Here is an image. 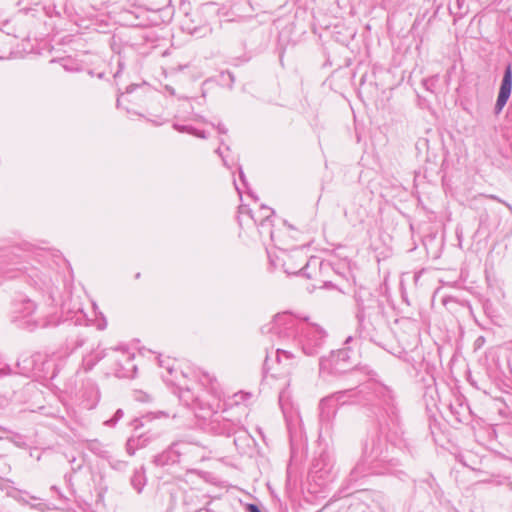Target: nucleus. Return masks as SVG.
Listing matches in <instances>:
<instances>
[{
    "instance_id": "5fc2aeb1",
    "label": "nucleus",
    "mask_w": 512,
    "mask_h": 512,
    "mask_svg": "<svg viewBox=\"0 0 512 512\" xmlns=\"http://www.w3.org/2000/svg\"><path fill=\"white\" fill-rule=\"evenodd\" d=\"M195 116L197 117V119H200L201 121H204L202 116H198V115H195Z\"/></svg>"
},
{
    "instance_id": "f704fd0d",
    "label": "nucleus",
    "mask_w": 512,
    "mask_h": 512,
    "mask_svg": "<svg viewBox=\"0 0 512 512\" xmlns=\"http://www.w3.org/2000/svg\"><path fill=\"white\" fill-rule=\"evenodd\" d=\"M200 30H204V32L210 31L209 27H207V26L200 28ZM198 32H199L198 28H194L193 30L190 31V33L194 34V35H198Z\"/></svg>"
},
{
    "instance_id": "a19ab883",
    "label": "nucleus",
    "mask_w": 512,
    "mask_h": 512,
    "mask_svg": "<svg viewBox=\"0 0 512 512\" xmlns=\"http://www.w3.org/2000/svg\"><path fill=\"white\" fill-rule=\"evenodd\" d=\"M84 342H85L84 339L77 340L75 348L81 347L84 344Z\"/></svg>"
},
{
    "instance_id": "9b49d317",
    "label": "nucleus",
    "mask_w": 512,
    "mask_h": 512,
    "mask_svg": "<svg viewBox=\"0 0 512 512\" xmlns=\"http://www.w3.org/2000/svg\"><path fill=\"white\" fill-rule=\"evenodd\" d=\"M76 400L86 410L94 409L100 400V391L97 384L91 380L83 381L81 388L76 393Z\"/></svg>"
},
{
    "instance_id": "79ce46f5",
    "label": "nucleus",
    "mask_w": 512,
    "mask_h": 512,
    "mask_svg": "<svg viewBox=\"0 0 512 512\" xmlns=\"http://www.w3.org/2000/svg\"><path fill=\"white\" fill-rule=\"evenodd\" d=\"M226 75H227V77L229 78V80H230V82L232 84L234 82V75L232 73H230V72H227Z\"/></svg>"
},
{
    "instance_id": "20e7f679",
    "label": "nucleus",
    "mask_w": 512,
    "mask_h": 512,
    "mask_svg": "<svg viewBox=\"0 0 512 512\" xmlns=\"http://www.w3.org/2000/svg\"><path fill=\"white\" fill-rule=\"evenodd\" d=\"M357 305L356 318L363 337L372 339L369 327H374L383 320L385 305L383 300L374 295L370 289L360 286L355 290Z\"/></svg>"
},
{
    "instance_id": "a211bd4d",
    "label": "nucleus",
    "mask_w": 512,
    "mask_h": 512,
    "mask_svg": "<svg viewBox=\"0 0 512 512\" xmlns=\"http://www.w3.org/2000/svg\"><path fill=\"white\" fill-rule=\"evenodd\" d=\"M147 483L146 469L144 465L136 468L130 477V485L137 493H141Z\"/></svg>"
},
{
    "instance_id": "f257e3e1",
    "label": "nucleus",
    "mask_w": 512,
    "mask_h": 512,
    "mask_svg": "<svg viewBox=\"0 0 512 512\" xmlns=\"http://www.w3.org/2000/svg\"><path fill=\"white\" fill-rule=\"evenodd\" d=\"M365 402L378 409L377 425L369 431L362 447V456L349 474L356 482L367 475L403 474L400 433L401 418L393 390L379 382H367L355 389H346L324 397L319 402V439L332 437L337 403Z\"/></svg>"
},
{
    "instance_id": "09e8293b",
    "label": "nucleus",
    "mask_w": 512,
    "mask_h": 512,
    "mask_svg": "<svg viewBox=\"0 0 512 512\" xmlns=\"http://www.w3.org/2000/svg\"><path fill=\"white\" fill-rule=\"evenodd\" d=\"M351 340H352V337H351V336H349V337L345 340V344H348Z\"/></svg>"
},
{
    "instance_id": "c9c22d12",
    "label": "nucleus",
    "mask_w": 512,
    "mask_h": 512,
    "mask_svg": "<svg viewBox=\"0 0 512 512\" xmlns=\"http://www.w3.org/2000/svg\"><path fill=\"white\" fill-rule=\"evenodd\" d=\"M217 130L221 134H226L228 132L227 128L221 123H218Z\"/></svg>"
},
{
    "instance_id": "f8f14e48",
    "label": "nucleus",
    "mask_w": 512,
    "mask_h": 512,
    "mask_svg": "<svg viewBox=\"0 0 512 512\" xmlns=\"http://www.w3.org/2000/svg\"><path fill=\"white\" fill-rule=\"evenodd\" d=\"M511 91H512V64H507L504 69L502 81H501L500 88H499V93H498L496 104L494 107V113L496 115H498L502 112L503 108L505 107V105L507 104V102L510 98Z\"/></svg>"
},
{
    "instance_id": "412c9836",
    "label": "nucleus",
    "mask_w": 512,
    "mask_h": 512,
    "mask_svg": "<svg viewBox=\"0 0 512 512\" xmlns=\"http://www.w3.org/2000/svg\"><path fill=\"white\" fill-rule=\"evenodd\" d=\"M449 10L455 20L464 17L468 12L467 7L464 8V0H456L455 6L450 7Z\"/></svg>"
},
{
    "instance_id": "f3484780",
    "label": "nucleus",
    "mask_w": 512,
    "mask_h": 512,
    "mask_svg": "<svg viewBox=\"0 0 512 512\" xmlns=\"http://www.w3.org/2000/svg\"><path fill=\"white\" fill-rule=\"evenodd\" d=\"M0 490L8 497L14 498L18 502L27 503V500L23 497V495L27 493L14 487L13 482L9 479H0Z\"/></svg>"
},
{
    "instance_id": "a18cd8bd",
    "label": "nucleus",
    "mask_w": 512,
    "mask_h": 512,
    "mask_svg": "<svg viewBox=\"0 0 512 512\" xmlns=\"http://www.w3.org/2000/svg\"><path fill=\"white\" fill-rule=\"evenodd\" d=\"M51 490H53L54 492L59 493V490H58V488H57L56 486H52V487H51Z\"/></svg>"
},
{
    "instance_id": "c03bdc74",
    "label": "nucleus",
    "mask_w": 512,
    "mask_h": 512,
    "mask_svg": "<svg viewBox=\"0 0 512 512\" xmlns=\"http://www.w3.org/2000/svg\"><path fill=\"white\" fill-rule=\"evenodd\" d=\"M262 231H263V234H260V236L261 237H264V236L268 237V235H267V228H263Z\"/></svg>"
},
{
    "instance_id": "5701e85b",
    "label": "nucleus",
    "mask_w": 512,
    "mask_h": 512,
    "mask_svg": "<svg viewBox=\"0 0 512 512\" xmlns=\"http://www.w3.org/2000/svg\"><path fill=\"white\" fill-rule=\"evenodd\" d=\"M124 416V412L122 409L116 410L113 417L105 421V425L109 427H114L120 419H122Z\"/></svg>"
},
{
    "instance_id": "1a4fd4ad",
    "label": "nucleus",
    "mask_w": 512,
    "mask_h": 512,
    "mask_svg": "<svg viewBox=\"0 0 512 512\" xmlns=\"http://www.w3.org/2000/svg\"><path fill=\"white\" fill-rule=\"evenodd\" d=\"M109 356L114 362V374L118 378H132L137 367L134 364L135 354L128 348L120 346L109 349Z\"/></svg>"
},
{
    "instance_id": "bb28decb",
    "label": "nucleus",
    "mask_w": 512,
    "mask_h": 512,
    "mask_svg": "<svg viewBox=\"0 0 512 512\" xmlns=\"http://www.w3.org/2000/svg\"><path fill=\"white\" fill-rule=\"evenodd\" d=\"M134 398H135V400L140 401V402L150 401V395H148L147 393L142 392V391H136L134 394Z\"/></svg>"
},
{
    "instance_id": "7ed1b4c3",
    "label": "nucleus",
    "mask_w": 512,
    "mask_h": 512,
    "mask_svg": "<svg viewBox=\"0 0 512 512\" xmlns=\"http://www.w3.org/2000/svg\"><path fill=\"white\" fill-rule=\"evenodd\" d=\"M199 384L211 396L212 402L207 403V410L205 413L197 414L198 417L206 419L210 417L209 430L216 435L221 436H234V444L238 450L244 449L249 446L250 435L239 420H234L225 414L227 411L218 412L215 409L219 408L220 398L222 391L220 384L215 376L208 372H200L198 375Z\"/></svg>"
},
{
    "instance_id": "6e6d98bb",
    "label": "nucleus",
    "mask_w": 512,
    "mask_h": 512,
    "mask_svg": "<svg viewBox=\"0 0 512 512\" xmlns=\"http://www.w3.org/2000/svg\"><path fill=\"white\" fill-rule=\"evenodd\" d=\"M104 74L103 73H99L98 74V78H103Z\"/></svg>"
},
{
    "instance_id": "39448f33",
    "label": "nucleus",
    "mask_w": 512,
    "mask_h": 512,
    "mask_svg": "<svg viewBox=\"0 0 512 512\" xmlns=\"http://www.w3.org/2000/svg\"><path fill=\"white\" fill-rule=\"evenodd\" d=\"M281 260L286 274L304 276L308 279L316 278L324 265L320 258L312 256L307 259L304 252L298 249L291 253L284 252Z\"/></svg>"
},
{
    "instance_id": "423d86ee",
    "label": "nucleus",
    "mask_w": 512,
    "mask_h": 512,
    "mask_svg": "<svg viewBox=\"0 0 512 512\" xmlns=\"http://www.w3.org/2000/svg\"><path fill=\"white\" fill-rule=\"evenodd\" d=\"M12 321L19 328L28 331L52 325V322L47 318L36 315V304L28 298L14 302Z\"/></svg>"
},
{
    "instance_id": "a878e982",
    "label": "nucleus",
    "mask_w": 512,
    "mask_h": 512,
    "mask_svg": "<svg viewBox=\"0 0 512 512\" xmlns=\"http://www.w3.org/2000/svg\"><path fill=\"white\" fill-rule=\"evenodd\" d=\"M87 448L95 454H100L102 452L101 444L97 440L90 441Z\"/></svg>"
},
{
    "instance_id": "4468645a",
    "label": "nucleus",
    "mask_w": 512,
    "mask_h": 512,
    "mask_svg": "<svg viewBox=\"0 0 512 512\" xmlns=\"http://www.w3.org/2000/svg\"><path fill=\"white\" fill-rule=\"evenodd\" d=\"M273 214H274V211L265 205L261 206L260 215H258V216H255L254 214H251V212H249V216H250L251 220L258 227L259 234H263L262 229L267 228L268 238L276 244L277 241L275 238V232L272 229L273 225H272V220H271V217L273 216Z\"/></svg>"
},
{
    "instance_id": "58836bf2",
    "label": "nucleus",
    "mask_w": 512,
    "mask_h": 512,
    "mask_svg": "<svg viewBox=\"0 0 512 512\" xmlns=\"http://www.w3.org/2000/svg\"><path fill=\"white\" fill-rule=\"evenodd\" d=\"M165 89L170 95H175V89L173 87L166 86Z\"/></svg>"
},
{
    "instance_id": "cd10ccee",
    "label": "nucleus",
    "mask_w": 512,
    "mask_h": 512,
    "mask_svg": "<svg viewBox=\"0 0 512 512\" xmlns=\"http://www.w3.org/2000/svg\"><path fill=\"white\" fill-rule=\"evenodd\" d=\"M147 417H143V418H135L132 422H131V425L134 427V430L135 432L144 426V419H146Z\"/></svg>"
},
{
    "instance_id": "7c9ffc66",
    "label": "nucleus",
    "mask_w": 512,
    "mask_h": 512,
    "mask_svg": "<svg viewBox=\"0 0 512 512\" xmlns=\"http://www.w3.org/2000/svg\"><path fill=\"white\" fill-rule=\"evenodd\" d=\"M246 511L247 512H262L260 510V508L258 507V505L253 504V503H249L246 505Z\"/></svg>"
},
{
    "instance_id": "393cba45",
    "label": "nucleus",
    "mask_w": 512,
    "mask_h": 512,
    "mask_svg": "<svg viewBox=\"0 0 512 512\" xmlns=\"http://www.w3.org/2000/svg\"><path fill=\"white\" fill-rule=\"evenodd\" d=\"M215 152L220 156V158L222 159V162H223V165L226 166L227 168H231L232 167V164H233V161L230 163L229 159H228V155H225L221 149V147H218Z\"/></svg>"
},
{
    "instance_id": "6ab92c4d",
    "label": "nucleus",
    "mask_w": 512,
    "mask_h": 512,
    "mask_svg": "<svg viewBox=\"0 0 512 512\" xmlns=\"http://www.w3.org/2000/svg\"><path fill=\"white\" fill-rule=\"evenodd\" d=\"M107 354L104 350H96L93 351L83 357L82 360V368L85 372H88L93 369V367L103 359Z\"/></svg>"
},
{
    "instance_id": "0eeeda50",
    "label": "nucleus",
    "mask_w": 512,
    "mask_h": 512,
    "mask_svg": "<svg viewBox=\"0 0 512 512\" xmlns=\"http://www.w3.org/2000/svg\"><path fill=\"white\" fill-rule=\"evenodd\" d=\"M356 366L352 359V351L349 347H344L331 352L329 357H321L319 361L320 373L339 375L352 370Z\"/></svg>"
},
{
    "instance_id": "4c0bfd02",
    "label": "nucleus",
    "mask_w": 512,
    "mask_h": 512,
    "mask_svg": "<svg viewBox=\"0 0 512 512\" xmlns=\"http://www.w3.org/2000/svg\"><path fill=\"white\" fill-rule=\"evenodd\" d=\"M123 96H124V94H123V93H121L120 95H118V97H117V101H116V106H117V108H121V107H122Z\"/></svg>"
},
{
    "instance_id": "c85d7f7f",
    "label": "nucleus",
    "mask_w": 512,
    "mask_h": 512,
    "mask_svg": "<svg viewBox=\"0 0 512 512\" xmlns=\"http://www.w3.org/2000/svg\"><path fill=\"white\" fill-rule=\"evenodd\" d=\"M10 374L11 368L7 364L0 363V378Z\"/></svg>"
},
{
    "instance_id": "dca6fc26",
    "label": "nucleus",
    "mask_w": 512,
    "mask_h": 512,
    "mask_svg": "<svg viewBox=\"0 0 512 512\" xmlns=\"http://www.w3.org/2000/svg\"><path fill=\"white\" fill-rule=\"evenodd\" d=\"M294 354L286 349L277 348L275 351V362L281 368L277 370L279 374L288 373L294 364Z\"/></svg>"
},
{
    "instance_id": "603ef678",
    "label": "nucleus",
    "mask_w": 512,
    "mask_h": 512,
    "mask_svg": "<svg viewBox=\"0 0 512 512\" xmlns=\"http://www.w3.org/2000/svg\"><path fill=\"white\" fill-rule=\"evenodd\" d=\"M105 326H106V323H104L103 325H100V324H99V326H98V327H99V329H104V328H105Z\"/></svg>"
},
{
    "instance_id": "c756f323",
    "label": "nucleus",
    "mask_w": 512,
    "mask_h": 512,
    "mask_svg": "<svg viewBox=\"0 0 512 512\" xmlns=\"http://www.w3.org/2000/svg\"><path fill=\"white\" fill-rule=\"evenodd\" d=\"M143 87H144V85H142V84H131V85L127 86L125 94L129 95V94L133 93L136 89H142Z\"/></svg>"
},
{
    "instance_id": "864d4df0",
    "label": "nucleus",
    "mask_w": 512,
    "mask_h": 512,
    "mask_svg": "<svg viewBox=\"0 0 512 512\" xmlns=\"http://www.w3.org/2000/svg\"><path fill=\"white\" fill-rule=\"evenodd\" d=\"M140 276H141V274H140L139 272H138V273H136V275H135V279H139V278H140Z\"/></svg>"
},
{
    "instance_id": "2eb2a0df",
    "label": "nucleus",
    "mask_w": 512,
    "mask_h": 512,
    "mask_svg": "<svg viewBox=\"0 0 512 512\" xmlns=\"http://www.w3.org/2000/svg\"><path fill=\"white\" fill-rule=\"evenodd\" d=\"M156 438L157 434L152 433L151 431H146L139 434L134 433L126 441L125 449L127 454L129 456H133L137 450L145 448Z\"/></svg>"
},
{
    "instance_id": "2f4dec72",
    "label": "nucleus",
    "mask_w": 512,
    "mask_h": 512,
    "mask_svg": "<svg viewBox=\"0 0 512 512\" xmlns=\"http://www.w3.org/2000/svg\"><path fill=\"white\" fill-rule=\"evenodd\" d=\"M123 69H124V62L121 60V58H119L118 59V69L114 73V78H118L119 75L121 74V72L123 71Z\"/></svg>"
},
{
    "instance_id": "6e6552de",
    "label": "nucleus",
    "mask_w": 512,
    "mask_h": 512,
    "mask_svg": "<svg viewBox=\"0 0 512 512\" xmlns=\"http://www.w3.org/2000/svg\"><path fill=\"white\" fill-rule=\"evenodd\" d=\"M337 476L335 469V460L332 454L327 451H323L314 460L309 477L318 486L325 487L329 483L333 482Z\"/></svg>"
},
{
    "instance_id": "4be33fe9",
    "label": "nucleus",
    "mask_w": 512,
    "mask_h": 512,
    "mask_svg": "<svg viewBox=\"0 0 512 512\" xmlns=\"http://www.w3.org/2000/svg\"><path fill=\"white\" fill-rule=\"evenodd\" d=\"M109 465L113 470L125 471L128 467V462L124 461V460H119V459L113 458V459L109 460Z\"/></svg>"
},
{
    "instance_id": "473e14b6",
    "label": "nucleus",
    "mask_w": 512,
    "mask_h": 512,
    "mask_svg": "<svg viewBox=\"0 0 512 512\" xmlns=\"http://www.w3.org/2000/svg\"><path fill=\"white\" fill-rule=\"evenodd\" d=\"M60 62H61L62 67L66 71H76L77 70V69L73 68L72 66L68 65V61L65 59H61Z\"/></svg>"
},
{
    "instance_id": "37998d69",
    "label": "nucleus",
    "mask_w": 512,
    "mask_h": 512,
    "mask_svg": "<svg viewBox=\"0 0 512 512\" xmlns=\"http://www.w3.org/2000/svg\"><path fill=\"white\" fill-rule=\"evenodd\" d=\"M0 39H2V40L9 39V36L0 32Z\"/></svg>"
},
{
    "instance_id": "72a5a7b5",
    "label": "nucleus",
    "mask_w": 512,
    "mask_h": 512,
    "mask_svg": "<svg viewBox=\"0 0 512 512\" xmlns=\"http://www.w3.org/2000/svg\"><path fill=\"white\" fill-rule=\"evenodd\" d=\"M238 169H239V178H240V180L242 181V183L244 184V186H247L246 177H245V174H244V172H243V170H242V167H241V166H239V168H238Z\"/></svg>"
},
{
    "instance_id": "f03ea898",
    "label": "nucleus",
    "mask_w": 512,
    "mask_h": 512,
    "mask_svg": "<svg viewBox=\"0 0 512 512\" xmlns=\"http://www.w3.org/2000/svg\"><path fill=\"white\" fill-rule=\"evenodd\" d=\"M268 332L280 340L291 342L309 357L320 353L327 337L326 331L318 324L288 312L277 314L269 324Z\"/></svg>"
},
{
    "instance_id": "de8ad7c7",
    "label": "nucleus",
    "mask_w": 512,
    "mask_h": 512,
    "mask_svg": "<svg viewBox=\"0 0 512 512\" xmlns=\"http://www.w3.org/2000/svg\"><path fill=\"white\" fill-rule=\"evenodd\" d=\"M125 109H126V111H127L128 113H132V110H131L130 108L125 107ZM133 113H134V114H137V113H136V112H134V111H133Z\"/></svg>"
},
{
    "instance_id": "ea45409f",
    "label": "nucleus",
    "mask_w": 512,
    "mask_h": 512,
    "mask_svg": "<svg viewBox=\"0 0 512 512\" xmlns=\"http://www.w3.org/2000/svg\"><path fill=\"white\" fill-rule=\"evenodd\" d=\"M492 199H495V200H498L499 202L505 204L510 210H512V207L511 205H509L508 203H505L504 201L498 199L496 196H491Z\"/></svg>"
},
{
    "instance_id": "ddd939ff",
    "label": "nucleus",
    "mask_w": 512,
    "mask_h": 512,
    "mask_svg": "<svg viewBox=\"0 0 512 512\" xmlns=\"http://www.w3.org/2000/svg\"><path fill=\"white\" fill-rule=\"evenodd\" d=\"M176 385L178 389V397L184 405L191 407L194 410L198 408L199 412H196V415L206 412L207 403L212 402V399L205 401L202 396L196 395L189 387L183 386L180 382Z\"/></svg>"
},
{
    "instance_id": "aec40b11",
    "label": "nucleus",
    "mask_w": 512,
    "mask_h": 512,
    "mask_svg": "<svg viewBox=\"0 0 512 512\" xmlns=\"http://www.w3.org/2000/svg\"><path fill=\"white\" fill-rule=\"evenodd\" d=\"M173 128L180 133H188V134L194 135L198 138L205 139L207 137L206 133L204 131L197 130L196 128H194L191 125H181V124L175 122L173 124Z\"/></svg>"
},
{
    "instance_id": "3c124183",
    "label": "nucleus",
    "mask_w": 512,
    "mask_h": 512,
    "mask_svg": "<svg viewBox=\"0 0 512 512\" xmlns=\"http://www.w3.org/2000/svg\"><path fill=\"white\" fill-rule=\"evenodd\" d=\"M235 188H236V190L238 191V193H239V194H241V190H240V188L237 186V184H236V183H235Z\"/></svg>"
},
{
    "instance_id": "8fccbe9b",
    "label": "nucleus",
    "mask_w": 512,
    "mask_h": 512,
    "mask_svg": "<svg viewBox=\"0 0 512 512\" xmlns=\"http://www.w3.org/2000/svg\"><path fill=\"white\" fill-rule=\"evenodd\" d=\"M257 431L259 432V434H260V435L262 436V438L264 439V435H263V433H262L261 428H257Z\"/></svg>"
},
{
    "instance_id": "b1692460",
    "label": "nucleus",
    "mask_w": 512,
    "mask_h": 512,
    "mask_svg": "<svg viewBox=\"0 0 512 512\" xmlns=\"http://www.w3.org/2000/svg\"><path fill=\"white\" fill-rule=\"evenodd\" d=\"M75 324L84 325L86 324V315L81 308H78L74 315Z\"/></svg>"
},
{
    "instance_id": "49530a36",
    "label": "nucleus",
    "mask_w": 512,
    "mask_h": 512,
    "mask_svg": "<svg viewBox=\"0 0 512 512\" xmlns=\"http://www.w3.org/2000/svg\"><path fill=\"white\" fill-rule=\"evenodd\" d=\"M166 368H167V371L169 372V374H172L173 369L170 366H167Z\"/></svg>"
},
{
    "instance_id": "9d476101",
    "label": "nucleus",
    "mask_w": 512,
    "mask_h": 512,
    "mask_svg": "<svg viewBox=\"0 0 512 512\" xmlns=\"http://www.w3.org/2000/svg\"><path fill=\"white\" fill-rule=\"evenodd\" d=\"M192 449L193 446L187 442L172 443L166 450L155 455L152 463L157 467L174 465L180 461L181 456H185Z\"/></svg>"
},
{
    "instance_id": "e433bc0d",
    "label": "nucleus",
    "mask_w": 512,
    "mask_h": 512,
    "mask_svg": "<svg viewBox=\"0 0 512 512\" xmlns=\"http://www.w3.org/2000/svg\"><path fill=\"white\" fill-rule=\"evenodd\" d=\"M271 358L269 356H266L265 362H264V368L269 371L272 370V367L270 366Z\"/></svg>"
}]
</instances>
